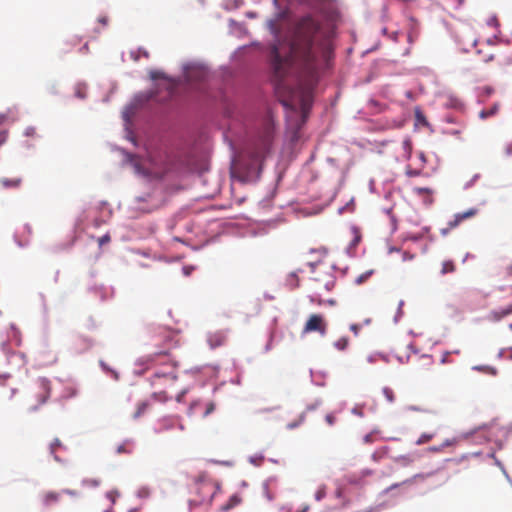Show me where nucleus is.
Returning a JSON list of instances; mask_svg holds the SVG:
<instances>
[{
	"label": "nucleus",
	"mask_w": 512,
	"mask_h": 512,
	"mask_svg": "<svg viewBox=\"0 0 512 512\" xmlns=\"http://www.w3.org/2000/svg\"><path fill=\"white\" fill-rule=\"evenodd\" d=\"M364 324L365 325H370L371 324V319L370 318H367L364 320Z\"/></svg>",
	"instance_id": "45"
},
{
	"label": "nucleus",
	"mask_w": 512,
	"mask_h": 512,
	"mask_svg": "<svg viewBox=\"0 0 512 512\" xmlns=\"http://www.w3.org/2000/svg\"><path fill=\"white\" fill-rule=\"evenodd\" d=\"M2 183L6 187L18 186L20 183V180L19 179H17V180L4 179V180H2Z\"/></svg>",
	"instance_id": "24"
},
{
	"label": "nucleus",
	"mask_w": 512,
	"mask_h": 512,
	"mask_svg": "<svg viewBox=\"0 0 512 512\" xmlns=\"http://www.w3.org/2000/svg\"><path fill=\"white\" fill-rule=\"evenodd\" d=\"M413 191H414V193H415V194H417V195H419V196H421V197H423V196L427 195V196H428V198H429L428 202H429V203H432V202H433V198H432V190H431V189H429V188H423V187H415V188L413 189Z\"/></svg>",
	"instance_id": "12"
},
{
	"label": "nucleus",
	"mask_w": 512,
	"mask_h": 512,
	"mask_svg": "<svg viewBox=\"0 0 512 512\" xmlns=\"http://www.w3.org/2000/svg\"><path fill=\"white\" fill-rule=\"evenodd\" d=\"M315 265H316L315 263H309V266L311 267L312 272H314Z\"/></svg>",
	"instance_id": "47"
},
{
	"label": "nucleus",
	"mask_w": 512,
	"mask_h": 512,
	"mask_svg": "<svg viewBox=\"0 0 512 512\" xmlns=\"http://www.w3.org/2000/svg\"><path fill=\"white\" fill-rule=\"evenodd\" d=\"M83 483L85 485L97 487L100 484V481L98 479H85Z\"/></svg>",
	"instance_id": "25"
},
{
	"label": "nucleus",
	"mask_w": 512,
	"mask_h": 512,
	"mask_svg": "<svg viewBox=\"0 0 512 512\" xmlns=\"http://www.w3.org/2000/svg\"><path fill=\"white\" fill-rule=\"evenodd\" d=\"M143 56L148 57L149 54L147 52L143 53Z\"/></svg>",
	"instance_id": "58"
},
{
	"label": "nucleus",
	"mask_w": 512,
	"mask_h": 512,
	"mask_svg": "<svg viewBox=\"0 0 512 512\" xmlns=\"http://www.w3.org/2000/svg\"><path fill=\"white\" fill-rule=\"evenodd\" d=\"M506 274L512 277V263L508 264L505 268Z\"/></svg>",
	"instance_id": "38"
},
{
	"label": "nucleus",
	"mask_w": 512,
	"mask_h": 512,
	"mask_svg": "<svg viewBox=\"0 0 512 512\" xmlns=\"http://www.w3.org/2000/svg\"><path fill=\"white\" fill-rule=\"evenodd\" d=\"M307 98H308V95L306 94L302 100V110L303 112H305L306 110V107H307Z\"/></svg>",
	"instance_id": "37"
},
{
	"label": "nucleus",
	"mask_w": 512,
	"mask_h": 512,
	"mask_svg": "<svg viewBox=\"0 0 512 512\" xmlns=\"http://www.w3.org/2000/svg\"><path fill=\"white\" fill-rule=\"evenodd\" d=\"M186 79L191 84H199L198 89L204 91V85L210 81L211 73L207 67L199 64L190 65L186 68Z\"/></svg>",
	"instance_id": "4"
},
{
	"label": "nucleus",
	"mask_w": 512,
	"mask_h": 512,
	"mask_svg": "<svg viewBox=\"0 0 512 512\" xmlns=\"http://www.w3.org/2000/svg\"><path fill=\"white\" fill-rule=\"evenodd\" d=\"M349 345V338L346 337V336H343L341 338H339L338 340H336L334 343H333V346L337 349V350H340V351H343L345 350Z\"/></svg>",
	"instance_id": "13"
},
{
	"label": "nucleus",
	"mask_w": 512,
	"mask_h": 512,
	"mask_svg": "<svg viewBox=\"0 0 512 512\" xmlns=\"http://www.w3.org/2000/svg\"><path fill=\"white\" fill-rule=\"evenodd\" d=\"M360 329H361V325L360 324H351L350 325V330L353 332V334L355 336L359 335Z\"/></svg>",
	"instance_id": "28"
},
{
	"label": "nucleus",
	"mask_w": 512,
	"mask_h": 512,
	"mask_svg": "<svg viewBox=\"0 0 512 512\" xmlns=\"http://www.w3.org/2000/svg\"><path fill=\"white\" fill-rule=\"evenodd\" d=\"M278 38V31L271 24ZM319 25L310 16L303 17L296 26L292 40L282 43L277 39L270 48V62L274 77L279 83L290 72L295 71L306 78L308 86L315 83L320 57L327 60L331 49L327 41H316Z\"/></svg>",
	"instance_id": "1"
},
{
	"label": "nucleus",
	"mask_w": 512,
	"mask_h": 512,
	"mask_svg": "<svg viewBox=\"0 0 512 512\" xmlns=\"http://www.w3.org/2000/svg\"><path fill=\"white\" fill-rule=\"evenodd\" d=\"M398 461L403 463V464H409V463L412 462V460L409 457H406V456H401L400 458H398Z\"/></svg>",
	"instance_id": "35"
},
{
	"label": "nucleus",
	"mask_w": 512,
	"mask_h": 512,
	"mask_svg": "<svg viewBox=\"0 0 512 512\" xmlns=\"http://www.w3.org/2000/svg\"><path fill=\"white\" fill-rule=\"evenodd\" d=\"M213 410H214V404H212V403L208 404L206 411H205V415L210 414Z\"/></svg>",
	"instance_id": "36"
},
{
	"label": "nucleus",
	"mask_w": 512,
	"mask_h": 512,
	"mask_svg": "<svg viewBox=\"0 0 512 512\" xmlns=\"http://www.w3.org/2000/svg\"><path fill=\"white\" fill-rule=\"evenodd\" d=\"M195 489L202 501H210L215 493L220 490V486L210 480H200L195 484Z\"/></svg>",
	"instance_id": "6"
},
{
	"label": "nucleus",
	"mask_w": 512,
	"mask_h": 512,
	"mask_svg": "<svg viewBox=\"0 0 512 512\" xmlns=\"http://www.w3.org/2000/svg\"><path fill=\"white\" fill-rule=\"evenodd\" d=\"M162 378L172 381V382L176 381L177 374H176V368H175L174 364L167 365L165 370L155 371L152 376V383L155 384V383H157L158 380H160Z\"/></svg>",
	"instance_id": "9"
},
{
	"label": "nucleus",
	"mask_w": 512,
	"mask_h": 512,
	"mask_svg": "<svg viewBox=\"0 0 512 512\" xmlns=\"http://www.w3.org/2000/svg\"><path fill=\"white\" fill-rule=\"evenodd\" d=\"M157 400H160V401H166L168 399V397L166 396L165 392H160L159 394L157 393H154L153 395Z\"/></svg>",
	"instance_id": "31"
},
{
	"label": "nucleus",
	"mask_w": 512,
	"mask_h": 512,
	"mask_svg": "<svg viewBox=\"0 0 512 512\" xmlns=\"http://www.w3.org/2000/svg\"><path fill=\"white\" fill-rule=\"evenodd\" d=\"M455 271V264L452 260H447L442 263L441 273L447 274Z\"/></svg>",
	"instance_id": "16"
},
{
	"label": "nucleus",
	"mask_w": 512,
	"mask_h": 512,
	"mask_svg": "<svg viewBox=\"0 0 512 512\" xmlns=\"http://www.w3.org/2000/svg\"><path fill=\"white\" fill-rule=\"evenodd\" d=\"M99 22L105 26L108 24V18L106 16H102L99 18Z\"/></svg>",
	"instance_id": "39"
},
{
	"label": "nucleus",
	"mask_w": 512,
	"mask_h": 512,
	"mask_svg": "<svg viewBox=\"0 0 512 512\" xmlns=\"http://www.w3.org/2000/svg\"><path fill=\"white\" fill-rule=\"evenodd\" d=\"M334 286H335V277L332 274L327 273V279L324 280V283H323L324 289L327 291H330L333 289Z\"/></svg>",
	"instance_id": "17"
},
{
	"label": "nucleus",
	"mask_w": 512,
	"mask_h": 512,
	"mask_svg": "<svg viewBox=\"0 0 512 512\" xmlns=\"http://www.w3.org/2000/svg\"><path fill=\"white\" fill-rule=\"evenodd\" d=\"M416 118L418 121L422 122L423 124H427V121H426L424 115L420 111L416 112Z\"/></svg>",
	"instance_id": "32"
},
{
	"label": "nucleus",
	"mask_w": 512,
	"mask_h": 512,
	"mask_svg": "<svg viewBox=\"0 0 512 512\" xmlns=\"http://www.w3.org/2000/svg\"><path fill=\"white\" fill-rule=\"evenodd\" d=\"M242 502V498L238 494L232 495L226 503V510L236 507Z\"/></svg>",
	"instance_id": "15"
},
{
	"label": "nucleus",
	"mask_w": 512,
	"mask_h": 512,
	"mask_svg": "<svg viewBox=\"0 0 512 512\" xmlns=\"http://www.w3.org/2000/svg\"><path fill=\"white\" fill-rule=\"evenodd\" d=\"M275 136V124L269 115L262 119L251 145L233 150L230 176L241 182L252 181L259 177L264 159L271 153ZM232 149L234 147L232 146Z\"/></svg>",
	"instance_id": "2"
},
{
	"label": "nucleus",
	"mask_w": 512,
	"mask_h": 512,
	"mask_svg": "<svg viewBox=\"0 0 512 512\" xmlns=\"http://www.w3.org/2000/svg\"><path fill=\"white\" fill-rule=\"evenodd\" d=\"M133 450H134L133 442L130 440H126L116 447L117 454H122V453L131 454L133 452Z\"/></svg>",
	"instance_id": "11"
},
{
	"label": "nucleus",
	"mask_w": 512,
	"mask_h": 512,
	"mask_svg": "<svg viewBox=\"0 0 512 512\" xmlns=\"http://www.w3.org/2000/svg\"><path fill=\"white\" fill-rule=\"evenodd\" d=\"M382 392L388 402L392 403L395 400V394L391 388L385 387Z\"/></svg>",
	"instance_id": "20"
},
{
	"label": "nucleus",
	"mask_w": 512,
	"mask_h": 512,
	"mask_svg": "<svg viewBox=\"0 0 512 512\" xmlns=\"http://www.w3.org/2000/svg\"><path fill=\"white\" fill-rule=\"evenodd\" d=\"M433 438V434L423 433L416 441L417 445H422L429 442Z\"/></svg>",
	"instance_id": "21"
},
{
	"label": "nucleus",
	"mask_w": 512,
	"mask_h": 512,
	"mask_svg": "<svg viewBox=\"0 0 512 512\" xmlns=\"http://www.w3.org/2000/svg\"><path fill=\"white\" fill-rule=\"evenodd\" d=\"M325 420H326L328 425L332 426L336 422V416L334 414H332V413L327 414L326 417H325Z\"/></svg>",
	"instance_id": "26"
},
{
	"label": "nucleus",
	"mask_w": 512,
	"mask_h": 512,
	"mask_svg": "<svg viewBox=\"0 0 512 512\" xmlns=\"http://www.w3.org/2000/svg\"><path fill=\"white\" fill-rule=\"evenodd\" d=\"M473 369L489 375H497V370L491 366H474Z\"/></svg>",
	"instance_id": "18"
},
{
	"label": "nucleus",
	"mask_w": 512,
	"mask_h": 512,
	"mask_svg": "<svg viewBox=\"0 0 512 512\" xmlns=\"http://www.w3.org/2000/svg\"><path fill=\"white\" fill-rule=\"evenodd\" d=\"M509 314H512V303L507 306L505 309L501 310L500 315L501 316H507Z\"/></svg>",
	"instance_id": "30"
},
{
	"label": "nucleus",
	"mask_w": 512,
	"mask_h": 512,
	"mask_svg": "<svg viewBox=\"0 0 512 512\" xmlns=\"http://www.w3.org/2000/svg\"><path fill=\"white\" fill-rule=\"evenodd\" d=\"M148 407H149V403H148V402H146V401H143V402L138 403L137 408H136V411H135V413L133 414V418H134V419L139 418L141 415H143V414L146 412V410L148 409Z\"/></svg>",
	"instance_id": "14"
},
{
	"label": "nucleus",
	"mask_w": 512,
	"mask_h": 512,
	"mask_svg": "<svg viewBox=\"0 0 512 512\" xmlns=\"http://www.w3.org/2000/svg\"><path fill=\"white\" fill-rule=\"evenodd\" d=\"M354 413L358 414V415H361V412L357 411V410H354Z\"/></svg>",
	"instance_id": "56"
},
{
	"label": "nucleus",
	"mask_w": 512,
	"mask_h": 512,
	"mask_svg": "<svg viewBox=\"0 0 512 512\" xmlns=\"http://www.w3.org/2000/svg\"><path fill=\"white\" fill-rule=\"evenodd\" d=\"M325 496V491L324 489H320L316 492L315 494V498L316 500L320 501L323 497Z\"/></svg>",
	"instance_id": "33"
},
{
	"label": "nucleus",
	"mask_w": 512,
	"mask_h": 512,
	"mask_svg": "<svg viewBox=\"0 0 512 512\" xmlns=\"http://www.w3.org/2000/svg\"><path fill=\"white\" fill-rule=\"evenodd\" d=\"M490 114H491V113H488V112L482 111V112H481V114H480V116H481L482 118H485V117H487V116H488V115H490Z\"/></svg>",
	"instance_id": "43"
},
{
	"label": "nucleus",
	"mask_w": 512,
	"mask_h": 512,
	"mask_svg": "<svg viewBox=\"0 0 512 512\" xmlns=\"http://www.w3.org/2000/svg\"><path fill=\"white\" fill-rule=\"evenodd\" d=\"M296 426H297V424H289V425H288V427H289V428H294V427H296Z\"/></svg>",
	"instance_id": "52"
},
{
	"label": "nucleus",
	"mask_w": 512,
	"mask_h": 512,
	"mask_svg": "<svg viewBox=\"0 0 512 512\" xmlns=\"http://www.w3.org/2000/svg\"><path fill=\"white\" fill-rule=\"evenodd\" d=\"M309 510V506H305L301 512H307Z\"/></svg>",
	"instance_id": "49"
},
{
	"label": "nucleus",
	"mask_w": 512,
	"mask_h": 512,
	"mask_svg": "<svg viewBox=\"0 0 512 512\" xmlns=\"http://www.w3.org/2000/svg\"><path fill=\"white\" fill-rule=\"evenodd\" d=\"M176 427L183 430L184 427L181 424L180 419L177 416H166L158 421V426L155 431L156 433H163L173 430Z\"/></svg>",
	"instance_id": "8"
},
{
	"label": "nucleus",
	"mask_w": 512,
	"mask_h": 512,
	"mask_svg": "<svg viewBox=\"0 0 512 512\" xmlns=\"http://www.w3.org/2000/svg\"><path fill=\"white\" fill-rule=\"evenodd\" d=\"M509 327H510V329L512 330V323L510 324V326H509Z\"/></svg>",
	"instance_id": "59"
},
{
	"label": "nucleus",
	"mask_w": 512,
	"mask_h": 512,
	"mask_svg": "<svg viewBox=\"0 0 512 512\" xmlns=\"http://www.w3.org/2000/svg\"><path fill=\"white\" fill-rule=\"evenodd\" d=\"M110 242V236L108 234L103 235L99 238L98 243L100 246H103L104 244Z\"/></svg>",
	"instance_id": "29"
},
{
	"label": "nucleus",
	"mask_w": 512,
	"mask_h": 512,
	"mask_svg": "<svg viewBox=\"0 0 512 512\" xmlns=\"http://www.w3.org/2000/svg\"><path fill=\"white\" fill-rule=\"evenodd\" d=\"M61 446H62L61 441H60L58 438L54 439V440L51 442L50 446H49V449H50V453H51V455H53V456H54V459H55V460H57V461H58L59 459H58V457H57V455H56L55 453H56V450H57L59 447H61Z\"/></svg>",
	"instance_id": "19"
},
{
	"label": "nucleus",
	"mask_w": 512,
	"mask_h": 512,
	"mask_svg": "<svg viewBox=\"0 0 512 512\" xmlns=\"http://www.w3.org/2000/svg\"><path fill=\"white\" fill-rule=\"evenodd\" d=\"M406 174L407 176L409 177H416V176H419L421 174V171L420 170H415V169H411V168H408L406 170Z\"/></svg>",
	"instance_id": "27"
},
{
	"label": "nucleus",
	"mask_w": 512,
	"mask_h": 512,
	"mask_svg": "<svg viewBox=\"0 0 512 512\" xmlns=\"http://www.w3.org/2000/svg\"><path fill=\"white\" fill-rule=\"evenodd\" d=\"M453 3H455V7H459L463 4L464 0H451Z\"/></svg>",
	"instance_id": "40"
},
{
	"label": "nucleus",
	"mask_w": 512,
	"mask_h": 512,
	"mask_svg": "<svg viewBox=\"0 0 512 512\" xmlns=\"http://www.w3.org/2000/svg\"><path fill=\"white\" fill-rule=\"evenodd\" d=\"M404 150L406 151L408 157H410L412 152V142L410 139H405L402 143Z\"/></svg>",
	"instance_id": "23"
},
{
	"label": "nucleus",
	"mask_w": 512,
	"mask_h": 512,
	"mask_svg": "<svg viewBox=\"0 0 512 512\" xmlns=\"http://www.w3.org/2000/svg\"><path fill=\"white\" fill-rule=\"evenodd\" d=\"M478 214L477 208H470L467 211L456 213L454 218L447 223V227L441 229L442 235H447L451 230L458 227L463 221L473 218Z\"/></svg>",
	"instance_id": "7"
},
{
	"label": "nucleus",
	"mask_w": 512,
	"mask_h": 512,
	"mask_svg": "<svg viewBox=\"0 0 512 512\" xmlns=\"http://www.w3.org/2000/svg\"><path fill=\"white\" fill-rule=\"evenodd\" d=\"M184 393H185V392H184V391H182L180 394H178V395H177L176 400H177L178 402H180V401L182 400V397L184 396Z\"/></svg>",
	"instance_id": "42"
},
{
	"label": "nucleus",
	"mask_w": 512,
	"mask_h": 512,
	"mask_svg": "<svg viewBox=\"0 0 512 512\" xmlns=\"http://www.w3.org/2000/svg\"><path fill=\"white\" fill-rule=\"evenodd\" d=\"M354 413L358 414V415H361V412L357 411V410H354Z\"/></svg>",
	"instance_id": "55"
},
{
	"label": "nucleus",
	"mask_w": 512,
	"mask_h": 512,
	"mask_svg": "<svg viewBox=\"0 0 512 512\" xmlns=\"http://www.w3.org/2000/svg\"><path fill=\"white\" fill-rule=\"evenodd\" d=\"M61 499V492L46 491L42 494L41 500L44 506H52Z\"/></svg>",
	"instance_id": "10"
},
{
	"label": "nucleus",
	"mask_w": 512,
	"mask_h": 512,
	"mask_svg": "<svg viewBox=\"0 0 512 512\" xmlns=\"http://www.w3.org/2000/svg\"><path fill=\"white\" fill-rule=\"evenodd\" d=\"M354 413L358 414V415H361V412L357 411V410H354Z\"/></svg>",
	"instance_id": "57"
},
{
	"label": "nucleus",
	"mask_w": 512,
	"mask_h": 512,
	"mask_svg": "<svg viewBox=\"0 0 512 512\" xmlns=\"http://www.w3.org/2000/svg\"><path fill=\"white\" fill-rule=\"evenodd\" d=\"M311 332H318L322 336L326 334L327 323L322 315L312 314L309 316L303 327L302 334H308Z\"/></svg>",
	"instance_id": "5"
},
{
	"label": "nucleus",
	"mask_w": 512,
	"mask_h": 512,
	"mask_svg": "<svg viewBox=\"0 0 512 512\" xmlns=\"http://www.w3.org/2000/svg\"><path fill=\"white\" fill-rule=\"evenodd\" d=\"M4 136H1V139H0V144L4 141Z\"/></svg>",
	"instance_id": "54"
},
{
	"label": "nucleus",
	"mask_w": 512,
	"mask_h": 512,
	"mask_svg": "<svg viewBox=\"0 0 512 512\" xmlns=\"http://www.w3.org/2000/svg\"><path fill=\"white\" fill-rule=\"evenodd\" d=\"M328 303H329L330 305H334V304H335V300H329V301H328Z\"/></svg>",
	"instance_id": "51"
},
{
	"label": "nucleus",
	"mask_w": 512,
	"mask_h": 512,
	"mask_svg": "<svg viewBox=\"0 0 512 512\" xmlns=\"http://www.w3.org/2000/svg\"><path fill=\"white\" fill-rule=\"evenodd\" d=\"M423 199H424V202H425L426 204H430V203L428 202L429 198H428V196H427V195L423 196Z\"/></svg>",
	"instance_id": "46"
},
{
	"label": "nucleus",
	"mask_w": 512,
	"mask_h": 512,
	"mask_svg": "<svg viewBox=\"0 0 512 512\" xmlns=\"http://www.w3.org/2000/svg\"><path fill=\"white\" fill-rule=\"evenodd\" d=\"M319 252H320V253H322L323 255H326V254H327V251H326V249H325V248H323V249L319 250Z\"/></svg>",
	"instance_id": "48"
},
{
	"label": "nucleus",
	"mask_w": 512,
	"mask_h": 512,
	"mask_svg": "<svg viewBox=\"0 0 512 512\" xmlns=\"http://www.w3.org/2000/svg\"><path fill=\"white\" fill-rule=\"evenodd\" d=\"M419 158H420V160L422 161L423 164L426 163V157H425V154L423 152H421L419 154Z\"/></svg>",
	"instance_id": "41"
},
{
	"label": "nucleus",
	"mask_w": 512,
	"mask_h": 512,
	"mask_svg": "<svg viewBox=\"0 0 512 512\" xmlns=\"http://www.w3.org/2000/svg\"><path fill=\"white\" fill-rule=\"evenodd\" d=\"M399 485H400V484H398V483L393 484V485H391V486L387 489V491L392 490V489H394V488H397V487H399Z\"/></svg>",
	"instance_id": "44"
},
{
	"label": "nucleus",
	"mask_w": 512,
	"mask_h": 512,
	"mask_svg": "<svg viewBox=\"0 0 512 512\" xmlns=\"http://www.w3.org/2000/svg\"><path fill=\"white\" fill-rule=\"evenodd\" d=\"M493 59V56L490 55L487 59H485L486 62L491 61Z\"/></svg>",
	"instance_id": "50"
},
{
	"label": "nucleus",
	"mask_w": 512,
	"mask_h": 512,
	"mask_svg": "<svg viewBox=\"0 0 512 512\" xmlns=\"http://www.w3.org/2000/svg\"><path fill=\"white\" fill-rule=\"evenodd\" d=\"M62 494H67V495H70V496H77V492L75 490H70V489H64L61 491V495Z\"/></svg>",
	"instance_id": "34"
},
{
	"label": "nucleus",
	"mask_w": 512,
	"mask_h": 512,
	"mask_svg": "<svg viewBox=\"0 0 512 512\" xmlns=\"http://www.w3.org/2000/svg\"><path fill=\"white\" fill-rule=\"evenodd\" d=\"M150 78L152 80H158V79H166V75L164 72L162 71H159V70H152L150 72Z\"/></svg>",
	"instance_id": "22"
},
{
	"label": "nucleus",
	"mask_w": 512,
	"mask_h": 512,
	"mask_svg": "<svg viewBox=\"0 0 512 512\" xmlns=\"http://www.w3.org/2000/svg\"><path fill=\"white\" fill-rule=\"evenodd\" d=\"M51 395V381L40 377L32 381L25 392L24 403L27 411L36 412Z\"/></svg>",
	"instance_id": "3"
},
{
	"label": "nucleus",
	"mask_w": 512,
	"mask_h": 512,
	"mask_svg": "<svg viewBox=\"0 0 512 512\" xmlns=\"http://www.w3.org/2000/svg\"><path fill=\"white\" fill-rule=\"evenodd\" d=\"M159 356L161 357H167V354L166 353H160Z\"/></svg>",
	"instance_id": "53"
}]
</instances>
